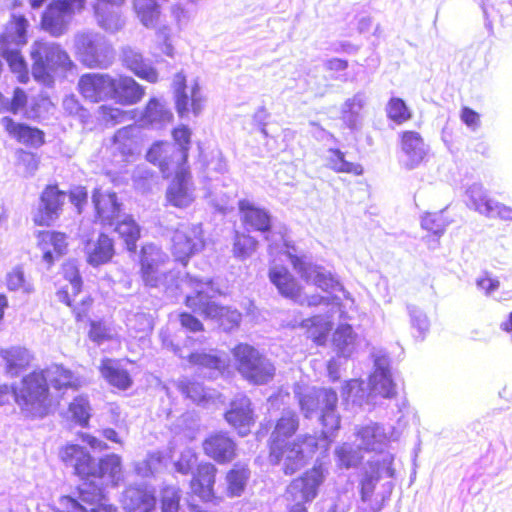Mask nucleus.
I'll return each instance as SVG.
<instances>
[{
  "label": "nucleus",
  "mask_w": 512,
  "mask_h": 512,
  "mask_svg": "<svg viewBox=\"0 0 512 512\" xmlns=\"http://www.w3.org/2000/svg\"><path fill=\"white\" fill-rule=\"evenodd\" d=\"M117 6H108L104 4H96L94 6L95 16L98 25L108 33L114 34L120 31L125 20Z\"/></svg>",
  "instance_id": "nucleus-38"
},
{
  "label": "nucleus",
  "mask_w": 512,
  "mask_h": 512,
  "mask_svg": "<svg viewBox=\"0 0 512 512\" xmlns=\"http://www.w3.org/2000/svg\"><path fill=\"white\" fill-rule=\"evenodd\" d=\"M389 433L386 432L382 425L377 423H369L361 427L357 431V440L359 441V447L365 451H373L379 453V458L382 460L384 452L389 441H396L400 437V431L390 427Z\"/></svg>",
  "instance_id": "nucleus-16"
},
{
  "label": "nucleus",
  "mask_w": 512,
  "mask_h": 512,
  "mask_svg": "<svg viewBox=\"0 0 512 512\" xmlns=\"http://www.w3.org/2000/svg\"><path fill=\"white\" fill-rule=\"evenodd\" d=\"M258 241L245 233H236L234 238L233 253L239 259H246L256 250Z\"/></svg>",
  "instance_id": "nucleus-56"
},
{
  "label": "nucleus",
  "mask_w": 512,
  "mask_h": 512,
  "mask_svg": "<svg viewBox=\"0 0 512 512\" xmlns=\"http://www.w3.org/2000/svg\"><path fill=\"white\" fill-rule=\"evenodd\" d=\"M175 179L167 189L166 197L168 202L178 208L189 206L193 200V191L190 185V173L185 166L174 169Z\"/></svg>",
  "instance_id": "nucleus-25"
},
{
  "label": "nucleus",
  "mask_w": 512,
  "mask_h": 512,
  "mask_svg": "<svg viewBox=\"0 0 512 512\" xmlns=\"http://www.w3.org/2000/svg\"><path fill=\"white\" fill-rule=\"evenodd\" d=\"M296 303H299L301 305H307V306H319V305H326L331 306L332 309L337 308L340 312L341 318H346L345 312L343 311L342 302L340 297L333 295V296H321L319 294H314L311 296H305L302 297L300 294L299 301H295Z\"/></svg>",
  "instance_id": "nucleus-57"
},
{
  "label": "nucleus",
  "mask_w": 512,
  "mask_h": 512,
  "mask_svg": "<svg viewBox=\"0 0 512 512\" xmlns=\"http://www.w3.org/2000/svg\"><path fill=\"white\" fill-rule=\"evenodd\" d=\"M216 467L211 463L198 465L197 473L191 481V489L195 495L204 501H210L213 497Z\"/></svg>",
  "instance_id": "nucleus-34"
},
{
  "label": "nucleus",
  "mask_w": 512,
  "mask_h": 512,
  "mask_svg": "<svg viewBox=\"0 0 512 512\" xmlns=\"http://www.w3.org/2000/svg\"><path fill=\"white\" fill-rule=\"evenodd\" d=\"M6 284L11 291L30 293L33 290L32 285L25 279L24 272L19 267L14 268L7 274Z\"/></svg>",
  "instance_id": "nucleus-61"
},
{
  "label": "nucleus",
  "mask_w": 512,
  "mask_h": 512,
  "mask_svg": "<svg viewBox=\"0 0 512 512\" xmlns=\"http://www.w3.org/2000/svg\"><path fill=\"white\" fill-rule=\"evenodd\" d=\"M67 245V237L64 233L46 231L40 234L39 247L43 253V261L48 266L65 254Z\"/></svg>",
  "instance_id": "nucleus-31"
},
{
  "label": "nucleus",
  "mask_w": 512,
  "mask_h": 512,
  "mask_svg": "<svg viewBox=\"0 0 512 512\" xmlns=\"http://www.w3.org/2000/svg\"><path fill=\"white\" fill-rule=\"evenodd\" d=\"M101 375L107 382L120 389L126 390L132 384V379L126 369L121 367L119 361L105 358L100 365Z\"/></svg>",
  "instance_id": "nucleus-37"
},
{
  "label": "nucleus",
  "mask_w": 512,
  "mask_h": 512,
  "mask_svg": "<svg viewBox=\"0 0 512 512\" xmlns=\"http://www.w3.org/2000/svg\"><path fill=\"white\" fill-rule=\"evenodd\" d=\"M28 102L25 91L21 88H15L13 91L12 98L5 97L0 92V112H10L12 114H18L26 107Z\"/></svg>",
  "instance_id": "nucleus-51"
},
{
  "label": "nucleus",
  "mask_w": 512,
  "mask_h": 512,
  "mask_svg": "<svg viewBox=\"0 0 512 512\" xmlns=\"http://www.w3.org/2000/svg\"><path fill=\"white\" fill-rule=\"evenodd\" d=\"M62 106L67 114L78 118L82 123H85L90 117L89 111L80 104L75 95L66 96L63 99Z\"/></svg>",
  "instance_id": "nucleus-62"
},
{
  "label": "nucleus",
  "mask_w": 512,
  "mask_h": 512,
  "mask_svg": "<svg viewBox=\"0 0 512 512\" xmlns=\"http://www.w3.org/2000/svg\"><path fill=\"white\" fill-rule=\"evenodd\" d=\"M0 356L6 362L7 372L11 376H18L22 370L29 364L31 356L27 349L21 347H12L1 350Z\"/></svg>",
  "instance_id": "nucleus-41"
},
{
  "label": "nucleus",
  "mask_w": 512,
  "mask_h": 512,
  "mask_svg": "<svg viewBox=\"0 0 512 512\" xmlns=\"http://www.w3.org/2000/svg\"><path fill=\"white\" fill-rule=\"evenodd\" d=\"M362 450L359 446L356 449L353 445L344 443L335 450L339 465L345 468L357 466L363 458Z\"/></svg>",
  "instance_id": "nucleus-55"
},
{
  "label": "nucleus",
  "mask_w": 512,
  "mask_h": 512,
  "mask_svg": "<svg viewBox=\"0 0 512 512\" xmlns=\"http://www.w3.org/2000/svg\"><path fill=\"white\" fill-rule=\"evenodd\" d=\"M85 2L86 0H54L43 13V29L52 36H61L67 30L73 15L84 8Z\"/></svg>",
  "instance_id": "nucleus-13"
},
{
  "label": "nucleus",
  "mask_w": 512,
  "mask_h": 512,
  "mask_svg": "<svg viewBox=\"0 0 512 512\" xmlns=\"http://www.w3.org/2000/svg\"><path fill=\"white\" fill-rule=\"evenodd\" d=\"M400 147V163L408 170L416 168L428 152L423 138L415 131H404L401 134Z\"/></svg>",
  "instance_id": "nucleus-23"
},
{
  "label": "nucleus",
  "mask_w": 512,
  "mask_h": 512,
  "mask_svg": "<svg viewBox=\"0 0 512 512\" xmlns=\"http://www.w3.org/2000/svg\"><path fill=\"white\" fill-rule=\"evenodd\" d=\"M466 204L481 215L491 214L494 199L490 198L481 183H473L466 189Z\"/></svg>",
  "instance_id": "nucleus-40"
},
{
  "label": "nucleus",
  "mask_w": 512,
  "mask_h": 512,
  "mask_svg": "<svg viewBox=\"0 0 512 512\" xmlns=\"http://www.w3.org/2000/svg\"><path fill=\"white\" fill-rule=\"evenodd\" d=\"M387 117L400 125L412 118V112L405 101L399 97H392L386 105Z\"/></svg>",
  "instance_id": "nucleus-52"
},
{
  "label": "nucleus",
  "mask_w": 512,
  "mask_h": 512,
  "mask_svg": "<svg viewBox=\"0 0 512 512\" xmlns=\"http://www.w3.org/2000/svg\"><path fill=\"white\" fill-rule=\"evenodd\" d=\"M44 372L47 385L52 386L56 390L77 385V379L74 374L61 365L53 364L46 368Z\"/></svg>",
  "instance_id": "nucleus-45"
},
{
  "label": "nucleus",
  "mask_w": 512,
  "mask_h": 512,
  "mask_svg": "<svg viewBox=\"0 0 512 512\" xmlns=\"http://www.w3.org/2000/svg\"><path fill=\"white\" fill-rule=\"evenodd\" d=\"M165 257L166 255L161 249L154 244H146L142 247L140 263L142 279L146 286L152 288L164 287L165 292L170 296H175L177 290H182L183 286H188L193 291L186 295L185 304L194 313L206 319L217 320L225 331L238 326L241 314L236 310L219 306L213 301L219 291L214 288L211 279L204 281L189 274L180 279L176 272L166 273L160 269Z\"/></svg>",
  "instance_id": "nucleus-2"
},
{
  "label": "nucleus",
  "mask_w": 512,
  "mask_h": 512,
  "mask_svg": "<svg viewBox=\"0 0 512 512\" xmlns=\"http://www.w3.org/2000/svg\"><path fill=\"white\" fill-rule=\"evenodd\" d=\"M225 419L240 436H246L255 422L250 399L243 394L236 395L225 413Z\"/></svg>",
  "instance_id": "nucleus-22"
},
{
  "label": "nucleus",
  "mask_w": 512,
  "mask_h": 512,
  "mask_svg": "<svg viewBox=\"0 0 512 512\" xmlns=\"http://www.w3.org/2000/svg\"><path fill=\"white\" fill-rule=\"evenodd\" d=\"M204 247L201 224H182L172 236V254L175 260L186 265L190 257Z\"/></svg>",
  "instance_id": "nucleus-14"
},
{
  "label": "nucleus",
  "mask_w": 512,
  "mask_h": 512,
  "mask_svg": "<svg viewBox=\"0 0 512 512\" xmlns=\"http://www.w3.org/2000/svg\"><path fill=\"white\" fill-rule=\"evenodd\" d=\"M173 352L180 358H187L189 363L198 366L200 372L208 378H216L223 373L228 367L229 358L223 352L211 351L206 352H192L185 355L183 350L171 343Z\"/></svg>",
  "instance_id": "nucleus-18"
},
{
  "label": "nucleus",
  "mask_w": 512,
  "mask_h": 512,
  "mask_svg": "<svg viewBox=\"0 0 512 512\" xmlns=\"http://www.w3.org/2000/svg\"><path fill=\"white\" fill-rule=\"evenodd\" d=\"M231 352L236 370L248 382L264 385L274 378L276 368L273 362L255 347L240 343Z\"/></svg>",
  "instance_id": "nucleus-10"
},
{
  "label": "nucleus",
  "mask_w": 512,
  "mask_h": 512,
  "mask_svg": "<svg viewBox=\"0 0 512 512\" xmlns=\"http://www.w3.org/2000/svg\"><path fill=\"white\" fill-rule=\"evenodd\" d=\"M60 457L83 481L72 495L61 497L63 510L58 512H117L108 503L105 487L117 486L122 479L118 455H107L96 462L83 447L70 444L60 451Z\"/></svg>",
  "instance_id": "nucleus-1"
},
{
  "label": "nucleus",
  "mask_w": 512,
  "mask_h": 512,
  "mask_svg": "<svg viewBox=\"0 0 512 512\" xmlns=\"http://www.w3.org/2000/svg\"><path fill=\"white\" fill-rule=\"evenodd\" d=\"M121 502L127 512H151L156 506L155 490L146 484L129 485Z\"/></svg>",
  "instance_id": "nucleus-24"
},
{
  "label": "nucleus",
  "mask_w": 512,
  "mask_h": 512,
  "mask_svg": "<svg viewBox=\"0 0 512 512\" xmlns=\"http://www.w3.org/2000/svg\"><path fill=\"white\" fill-rule=\"evenodd\" d=\"M393 461L394 456L391 453L384 454L382 460H373V463L377 466L376 475H366L361 481L360 495L363 502H367L371 499L376 483L381 476L384 475L388 478L394 477V469L392 468Z\"/></svg>",
  "instance_id": "nucleus-30"
},
{
  "label": "nucleus",
  "mask_w": 512,
  "mask_h": 512,
  "mask_svg": "<svg viewBox=\"0 0 512 512\" xmlns=\"http://www.w3.org/2000/svg\"><path fill=\"white\" fill-rule=\"evenodd\" d=\"M114 92L111 99L125 105L138 103L145 95V89L132 77L120 76L114 78Z\"/></svg>",
  "instance_id": "nucleus-32"
},
{
  "label": "nucleus",
  "mask_w": 512,
  "mask_h": 512,
  "mask_svg": "<svg viewBox=\"0 0 512 512\" xmlns=\"http://www.w3.org/2000/svg\"><path fill=\"white\" fill-rule=\"evenodd\" d=\"M326 165L330 169L339 173H353L360 175L363 172L362 166L345 159V154L339 149L330 148L327 151Z\"/></svg>",
  "instance_id": "nucleus-46"
},
{
  "label": "nucleus",
  "mask_w": 512,
  "mask_h": 512,
  "mask_svg": "<svg viewBox=\"0 0 512 512\" xmlns=\"http://www.w3.org/2000/svg\"><path fill=\"white\" fill-rule=\"evenodd\" d=\"M322 464L314 465L304 476L294 479L286 489V498L293 502L289 512H307L305 503L311 502L318 494V488L325 479Z\"/></svg>",
  "instance_id": "nucleus-11"
},
{
  "label": "nucleus",
  "mask_w": 512,
  "mask_h": 512,
  "mask_svg": "<svg viewBox=\"0 0 512 512\" xmlns=\"http://www.w3.org/2000/svg\"><path fill=\"white\" fill-rule=\"evenodd\" d=\"M135 131V127L126 126L119 129L113 137L114 150L119 152L125 158H128L135 153L137 144L133 135Z\"/></svg>",
  "instance_id": "nucleus-48"
},
{
  "label": "nucleus",
  "mask_w": 512,
  "mask_h": 512,
  "mask_svg": "<svg viewBox=\"0 0 512 512\" xmlns=\"http://www.w3.org/2000/svg\"><path fill=\"white\" fill-rule=\"evenodd\" d=\"M63 275L68 281V284L59 291V299L64 301L68 306H71V295L75 297L81 291L82 279L77 267L73 263L63 265Z\"/></svg>",
  "instance_id": "nucleus-42"
},
{
  "label": "nucleus",
  "mask_w": 512,
  "mask_h": 512,
  "mask_svg": "<svg viewBox=\"0 0 512 512\" xmlns=\"http://www.w3.org/2000/svg\"><path fill=\"white\" fill-rule=\"evenodd\" d=\"M280 238L284 243L285 256L292 264L294 270L306 283L313 284L327 293H333L335 291L342 292L344 298L351 301L352 305L354 304V299L350 292L343 287L339 279L333 273L308 261L306 256L298 255L295 246H290L282 235H280Z\"/></svg>",
  "instance_id": "nucleus-8"
},
{
  "label": "nucleus",
  "mask_w": 512,
  "mask_h": 512,
  "mask_svg": "<svg viewBox=\"0 0 512 512\" xmlns=\"http://www.w3.org/2000/svg\"><path fill=\"white\" fill-rule=\"evenodd\" d=\"M1 125L11 138L25 146L39 148L45 143L44 132L36 127L15 122L8 116L1 119Z\"/></svg>",
  "instance_id": "nucleus-26"
},
{
  "label": "nucleus",
  "mask_w": 512,
  "mask_h": 512,
  "mask_svg": "<svg viewBox=\"0 0 512 512\" xmlns=\"http://www.w3.org/2000/svg\"><path fill=\"white\" fill-rule=\"evenodd\" d=\"M180 494L176 487L168 486L162 489V512H181L179 506Z\"/></svg>",
  "instance_id": "nucleus-63"
},
{
  "label": "nucleus",
  "mask_w": 512,
  "mask_h": 512,
  "mask_svg": "<svg viewBox=\"0 0 512 512\" xmlns=\"http://www.w3.org/2000/svg\"><path fill=\"white\" fill-rule=\"evenodd\" d=\"M356 335L349 324H342L337 327L333 334V345L339 356L350 357L355 350Z\"/></svg>",
  "instance_id": "nucleus-43"
},
{
  "label": "nucleus",
  "mask_w": 512,
  "mask_h": 512,
  "mask_svg": "<svg viewBox=\"0 0 512 512\" xmlns=\"http://www.w3.org/2000/svg\"><path fill=\"white\" fill-rule=\"evenodd\" d=\"M122 62L123 65L137 77L149 83L158 82V71L136 48L130 46L124 47L122 49Z\"/></svg>",
  "instance_id": "nucleus-28"
},
{
  "label": "nucleus",
  "mask_w": 512,
  "mask_h": 512,
  "mask_svg": "<svg viewBox=\"0 0 512 512\" xmlns=\"http://www.w3.org/2000/svg\"><path fill=\"white\" fill-rule=\"evenodd\" d=\"M269 279L283 297L299 301L301 287L287 268L272 266L269 269Z\"/></svg>",
  "instance_id": "nucleus-36"
},
{
  "label": "nucleus",
  "mask_w": 512,
  "mask_h": 512,
  "mask_svg": "<svg viewBox=\"0 0 512 512\" xmlns=\"http://www.w3.org/2000/svg\"><path fill=\"white\" fill-rule=\"evenodd\" d=\"M114 231L124 241L126 248L130 252H135L137 241L140 238L141 228L132 215L123 214L113 226Z\"/></svg>",
  "instance_id": "nucleus-39"
},
{
  "label": "nucleus",
  "mask_w": 512,
  "mask_h": 512,
  "mask_svg": "<svg viewBox=\"0 0 512 512\" xmlns=\"http://www.w3.org/2000/svg\"><path fill=\"white\" fill-rule=\"evenodd\" d=\"M175 143L156 142L148 150L146 158L157 165L164 178L172 175L174 169L185 166L190 148L191 130L181 125L173 130Z\"/></svg>",
  "instance_id": "nucleus-7"
},
{
  "label": "nucleus",
  "mask_w": 512,
  "mask_h": 512,
  "mask_svg": "<svg viewBox=\"0 0 512 512\" xmlns=\"http://www.w3.org/2000/svg\"><path fill=\"white\" fill-rule=\"evenodd\" d=\"M181 393L196 404H203L211 398L204 386L196 381L182 380L178 385Z\"/></svg>",
  "instance_id": "nucleus-53"
},
{
  "label": "nucleus",
  "mask_w": 512,
  "mask_h": 512,
  "mask_svg": "<svg viewBox=\"0 0 512 512\" xmlns=\"http://www.w3.org/2000/svg\"><path fill=\"white\" fill-rule=\"evenodd\" d=\"M372 357L374 370L369 376L368 392L364 388L363 381L352 379L342 388V396L345 401H351L353 405L361 406L364 401L372 402L377 396L392 398L396 394L387 352L382 349L374 350Z\"/></svg>",
  "instance_id": "nucleus-4"
},
{
  "label": "nucleus",
  "mask_w": 512,
  "mask_h": 512,
  "mask_svg": "<svg viewBox=\"0 0 512 512\" xmlns=\"http://www.w3.org/2000/svg\"><path fill=\"white\" fill-rule=\"evenodd\" d=\"M366 103V96L362 92L356 93L347 99L342 106V119L350 129H356L360 124V112Z\"/></svg>",
  "instance_id": "nucleus-44"
},
{
  "label": "nucleus",
  "mask_w": 512,
  "mask_h": 512,
  "mask_svg": "<svg viewBox=\"0 0 512 512\" xmlns=\"http://www.w3.org/2000/svg\"><path fill=\"white\" fill-rule=\"evenodd\" d=\"M84 251L90 265L97 267L109 262L114 254V245L110 237L99 234L97 240L86 242Z\"/></svg>",
  "instance_id": "nucleus-35"
},
{
  "label": "nucleus",
  "mask_w": 512,
  "mask_h": 512,
  "mask_svg": "<svg viewBox=\"0 0 512 512\" xmlns=\"http://www.w3.org/2000/svg\"><path fill=\"white\" fill-rule=\"evenodd\" d=\"M122 62L123 65L137 77L149 83L158 82V71L136 48L130 46L124 47L122 49Z\"/></svg>",
  "instance_id": "nucleus-27"
},
{
  "label": "nucleus",
  "mask_w": 512,
  "mask_h": 512,
  "mask_svg": "<svg viewBox=\"0 0 512 512\" xmlns=\"http://www.w3.org/2000/svg\"><path fill=\"white\" fill-rule=\"evenodd\" d=\"M67 194L55 185H49L42 192L40 204L34 214V222L40 226L51 225L60 215Z\"/></svg>",
  "instance_id": "nucleus-21"
},
{
  "label": "nucleus",
  "mask_w": 512,
  "mask_h": 512,
  "mask_svg": "<svg viewBox=\"0 0 512 512\" xmlns=\"http://www.w3.org/2000/svg\"><path fill=\"white\" fill-rule=\"evenodd\" d=\"M114 85V78L102 73H86L78 81L81 95L93 103L111 99L115 91Z\"/></svg>",
  "instance_id": "nucleus-19"
},
{
  "label": "nucleus",
  "mask_w": 512,
  "mask_h": 512,
  "mask_svg": "<svg viewBox=\"0 0 512 512\" xmlns=\"http://www.w3.org/2000/svg\"><path fill=\"white\" fill-rule=\"evenodd\" d=\"M448 225L449 221L443 216V211L427 212L421 218V227L437 237L444 234Z\"/></svg>",
  "instance_id": "nucleus-54"
},
{
  "label": "nucleus",
  "mask_w": 512,
  "mask_h": 512,
  "mask_svg": "<svg viewBox=\"0 0 512 512\" xmlns=\"http://www.w3.org/2000/svg\"><path fill=\"white\" fill-rule=\"evenodd\" d=\"M407 311L410 317L411 326L418 333L416 337L423 340L430 327V321L426 313L415 305H408Z\"/></svg>",
  "instance_id": "nucleus-59"
},
{
  "label": "nucleus",
  "mask_w": 512,
  "mask_h": 512,
  "mask_svg": "<svg viewBox=\"0 0 512 512\" xmlns=\"http://www.w3.org/2000/svg\"><path fill=\"white\" fill-rule=\"evenodd\" d=\"M74 49L79 61L91 69H107L116 57L110 41L104 35L90 30L75 34Z\"/></svg>",
  "instance_id": "nucleus-9"
},
{
  "label": "nucleus",
  "mask_w": 512,
  "mask_h": 512,
  "mask_svg": "<svg viewBox=\"0 0 512 512\" xmlns=\"http://www.w3.org/2000/svg\"><path fill=\"white\" fill-rule=\"evenodd\" d=\"M45 372L34 371L23 378L20 387L14 388L16 402L32 414H41L48 398Z\"/></svg>",
  "instance_id": "nucleus-12"
},
{
  "label": "nucleus",
  "mask_w": 512,
  "mask_h": 512,
  "mask_svg": "<svg viewBox=\"0 0 512 512\" xmlns=\"http://www.w3.org/2000/svg\"><path fill=\"white\" fill-rule=\"evenodd\" d=\"M298 427L297 414L287 410L277 420L270 436V461L273 464H282V470L286 475H292L302 469L318 449L319 440L316 435H304L292 442L289 441Z\"/></svg>",
  "instance_id": "nucleus-3"
},
{
  "label": "nucleus",
  "mask_w": 512,
  "mask_h": 512,
  "mask_svg": "<svg viewBox=\"0 0 512 512\" xmlns=\"http://www.w3.org/2000/svg\"><path fill=\"white\" fill-rule=\"evenodd\" d=\"M30 56L33 61L32 75L45 86L54 83L57 72H66L74 67L68 53L53 41H35L31 46Z\"/></svg>",
  "instance_id": "nucleus-5"
},
{
  "label": "nucleus",
  "mask_w": 512,
  "mask_h": 512,
  "mask_svg": "<svg viewBox=\"0 0 512 512\" xmlns=\"http://www.w3.org/2000/svg\"><path fill=\"white\" fill-rule=\"evenodd\" d=\"M133 4L141 23L147 28H154L160 16L156 0H134Z\"/></svg>",
  "instance_id": "nucleus-49"
},
{
  "label": "nucleus",
  "mask_w": 512,
  "mask_h": 512,
  "mask_svg": "<svg viewBox=\"0 0 512 512\" xmlns=\"http://www.w3.org/2000/svg\"><path fill=\"white\" fill-rule=\"evenodd\" d=\"M241 222L247 232H259L270 240L272 216L268 210L259 207L253 202L243 199L238 203Z\"/></svg>",
  "instance_id": "nucleus-20"
},
{
  "label": "nucleus",
  "mask_w": 512,
  "mask_h": 512,
  "mask_svg": "<svg viewBox=\"0 0 512 512\" xmlns=\"http://www.w3.org/2000/svg\"><path fill=\"white\" fill-rule=\"evenodd\" d=\"M301 326L308 330L309 337H311L319 345L325 343L327 336L332 328L328 318H323L321 315L304 319L301 322Z\"/></svg>",
  "instance_id": "nucleus-47"
},
{
  "label": "nucleus",
  "mask_w": 512,
  "mask_h": 512,
  "mask_svg": "<svg viewBox=\"0 0 512 512\" xmlns=\"http://www.w3.org/2000/svg\"><path fill=\"white\" fill-rule=\"evenodd\" d=\"M173 119V113L165 102L158 98H151L141 114L143 125L161 129Z\"/></svg>",
  "instance_id": "nucleus-33"
},
{
  "label": "nucleus",
  "mask_w": 512,
  "mask_h": 512,
  "mask_svg": "<svg viewBox=\"0 0 512 512\" xmlns=\"http://www.w3.org/2000/svg\"><path fill=\"white\" fill-rule=\"evenodd\" d=\"M91 198L95 210V222L104 228L113 227L124 214L123 204L113 191L96 188Z\"/></svg>",
  "instance_id": "nucleus-15"
},
{
  "label": "nucleus",
  "mask_w": 512,
  "mask_h": 512,
  "mask_svg": "<svg viewBox=\"0 0 512 512\" xmlns=\"http://www.w3.org/2000/svg\"><path fill=\"white\" fill-rule=\"evenodd\" d=\"M173 88L176 110L179 117H186L190 112V108L195 116L199 115L202 110L203 99L198 83L195 82L192 87L188 88L185 76L182 73H177L173 80Z\"/></svg>",
  "instance_id": "nucleus-17"
},
{
  "label": "nucleus",
  "mask_w": 512,
  "mask_h": 512,
  "mask_svg": "<svg viewBox=\"0 0 512 512\" xmlns=\"http://www.w3.org/2000/svg\"><path fill=\"white\" fill-rule=\"evenodd\" d=\"M197 463V455L192 448H185L175 462V469L182 474L190 473Z\"/></svg>",
  "instance_id": "nucleus-64"
},
{
  "label": "nucleus",
  "mask_w": 512,
  "mask_h": 512,
  "mask_svg": "<svg viewBox=\"0 0 512 512\" xmlns=\"http://www.w3.org/2000/svg\"><path fill=\"white\" fill-rule=\"evenodd\" d=\"M338 396L330 388L312 389L299 396V405L306 418L319 416L323 426L322 436L331 441L340 428V415L337 411Z\"/></svg>",
  "instance_id": "nucleus-6"
},
{
  "label": "nucleus",
  "mask_w": 512,
  "mask_h": 512,
  "mask_svg": "<svg viewBox=\"0 0 512 512\" xmlns=\"http://www.w3.org/2000/svg\"><path fill=\"white\" fill-rule=\"evenodd\" d=\"M250 471L246 465H235L227 473L228 492L231 496H240L245 489Z\"/></svg>",
  "instance_id": "nucleus-50"
},
{
  "label": "nucleus",
  "mask_w": 512,
  "mask_h": 512,
  "mask_svg": "<svg viewBox=\"0 0 512 512\" xmlns=\"http://www.w3.org/2000/svg\"><path fill=\"white\" fill-rule=\"evenodd\" d=\"M207 456L223 464L233 460L236 455V443L227 433L219 432L210 435L203 442Z\"/></svg>",
  "instance_id": "nucleus-29"
},
{
  "label": "nucleus",
  "mask_w": 512,
  "mask_h": 512,
  "mask_svg": "<svg viewBox=\"0 0 512 512\" xmlns=\"http://www.w3.org/2000/svg\"><path fill=\"white\" fill-rule=\"evenodd\" d=\"M73 419L81 426H86L90 419V405L86 397H76L69 406Z\"/></svg>",
  "instance_id": "nucleus-60"
},
{
  "label": "nucleus",
  "mask_w": 512,
  "mask_h": 512,
  "mask_svg": "<svg viewBox=\"0 0 512 512\" xmlns=\"http://www.w3.org/2000/svg\"><path fill=\"white\" fill-rule=\"evenodd\" d=\"M162 460L161 452L148 453L144 459L135 463V472L140 477H149L161 467Z\"/></svg>",
  "instance_id": "nucleus-58"
}]
</instances>
